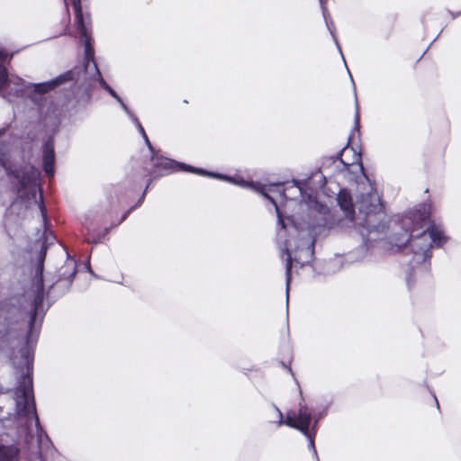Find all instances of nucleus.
<instances>
[{
  "mask_svg": "<svg viewBox=\"0 0 461 461\" xmlns=\"http://www.w3.org/2000/svg\"><path fill=\"white\" fill-rule=\"evenodd\" d=\"M280 416V424H285L289 428L294 429L302 432L308 439L310 446L315 447L314 438L316 436V425L318 420L314 421L313 426L311 428V423L313 419L312 410L307 406L304 400L299 402L298 411H289L286 412L285 419H283V413L278 411Z\"/></svg>",
  "mask_w": 461,
  "mask_h": 461,
  "instance_id": "nucleus-1",
  "label": "nucleus"
},
{
  "mask_svg": "<svg viewBox=\"0 0 461 461\" xmlns=\"http://www.w3.org/2000/svg\"><path fill=\"white\" fill-rule=\"evenodd\" d=\"M73 1V9L75 13V25L77 30L79 32L80 38L84 41L85 44V61L83 66V71L84 73H86L87 68L90 62H92L97 74L99 75V77H101V73L95 60V50L93 47L90 15L87 14V21H86L82 10L81 0Z\"/></svg>",
  "mask_w": 461,
  "mask_h": 461,
  "instance_id": "nucleus-2",
  "label": "nucleus"
},
{
  "mask_svg": "<svg viewBox=\"0 0 461 461\" xmlns=\"http://www.w3.org/2000/svg\"><path fill=\"white\" fill-rule=\"evenodd\" d=\"M45 252L42 255V258L38 264L35 271V276L32 280V288L33 290V299L32 303V308L30 311V328H32L36 320L38 310L42 306L44 300V280H43V258Z\"/></svg>",
  "mask_w": 461,
  "mask_h": 461,
  "instance_id": "nucleus-3",
  "label": "nucleus"
},
{
  "mask_svg": "<svg viewBox=\"0 0 461 461\" xmlns=\"http://www.w3.org/2000/svg\"><path fill=\"white\" fill-rule=\"evenodd\" d=\"M154 167L158 168V172L159 176L167 175L173 172H177L180 170L195 173L200 176L210 175V173L206 172L204 169L197 168L189 165H185L183 163L176 162L173 159L159 157L157 158L154 162ZM211 176H215L217 177H221L220 175L211 174Z\"/></svg>",
  "mask_w": 461,
  "mask_h": 461,
  "instance_id": "nucleus-4",
  "label": "nucleus"
},
{
  "mask_svg": "<svg viewBox=\"0 0 461 461\" xmlns=\"http://www.w3.org/2000/svg\"><path fill=\"white\" fill-rule=\"evenodd\" d=\"M384 207L376 192L362 194L359 204V211L366 214V222L368 221V219L371 215H376L380 213L384 214Z\"/></svg>",
  "mask_w": 461,
  "mask_h": 461,
  "instance_id": "nucleus-5",
  "label": "nucleus"
},
{
  "mask_svg": "<svg viewBox=\"0 0 461 461\" xmlns=\"http://www.w3.org/2000/svg\"><path fill=\"white\" fill-rule=\"evenodd\" d=\"M407 244L415 254L426 253L432 248L427 230L422 229L419 231L416 227L411 229Z\"/></svg>",
  "mask_w": 461,
  "mask_h": 461,
  "instance_id": "nucleus-6",
  "label": "nucleus"
},
{
  "mask_svg": "<svg viewBox=\"0 0 461 461\" xmlns=\"http://www.w3.org/2000/svg\"><path fill=\"white\" fill-rule=\"evenodd\" d=\"M14 176L19 179L20 189L32 188L33 196L36 193L37 181L40 177V171L34 166L27 165L16 171Z\"/></svg>",
  "mask_w": 461,
  "mask_h": 461,
  "instance_id": "nucleus-7",
  "label": "nucleus"
},
{
  "mask_svg": "<svg viewBox=\"0 0 461 461\" xmlns=\"http://www.w3.org/2000/svg\"><path fill=\"white\" fill-rule=\"evenodd\" d=\"M72 80H78V72H77V68L66 71L64 74L59 75L50 82L37 84L35 86V91L39 94H46L49 91L54 89L56 86Z\"/></svg>",
  "mask_w": 461,
  "mask_h": 461,
  "instance_id": "nucleus-8",
  "label": "nucleus"
},
{
  "mask_svg": "<svg viewBox=\"0 0 461 461\" xmlns=\"http://www.w3.org/2000/svg\"><path fill=\"white\" fill-rule=\"evenodd\" d=\"M337 203L341 211H343L345 217L350 221H353L355 219L356 212L353 199L349 191L345 188L340 189L337 194Z\"/></svg>",
  "mask_w": 461,
  "mask_h": 461,
  "instance_id": "nucleus-9",
  "label": "nucleus"
},
{
  "mask_svg": "<svg viewBox=\"0 0 461 461\" xmlns=\"http://www.w3.org/2000/svg\"><path fill=\"white\" fill-rule=\"evenodd\" d=\"M43 169L45 173L50 176L54 175L55 153L53 144L45 143L43 147Z\"/></svg>",
  "mask_w": 461,
  "mask_h": 461,
  "instance_id": "nucleus-10",
  "label": "nucleus"
},
{
  "mask_svg": "<svg viewBox=\"0 0 461 461\" xmlns=\"http://www.w3.org/2000/svg\"><path fill=\"white\" fill-rule=\"evenodd\" d=\"M424 230H427L429 239L431 241V245L434 243L438 247H441L447 241V238L438 227L431 225Z\"/></svg>",
  "mask_w": 461,
  "mask_h": 461,
  "instance_id": "nucleus-11",
  "label": "nucleus"
},
{
  "mask_svg": "<svg viewBox=\"0 0 461 461\" xmlns=\"http://www.w3.org/2000/svg\"><path fill=\"white\" fill-rule=\"evenodd\" d=\"M20 455V450L14 446L0 445V461H14Z\"/></svg>",
  "mask_w": 461,
  "mask_h": 461,
  "instance_id": "nucleus-12",
  "label": "nucleus"
},
{
  "mask_svg": "<svg viewBox=\"0 0 461 461\" xmlns=\"http://www.w3.org/2000/svg\"><path fill=\"white\" fill-rule=\"evenodd\" d=\"M32 390V376L28 372L23 375L19 382L17 391L22 393V396L26 400L29 393Z\"/></svg>",
  "mask_w": 461,
  "mask_h": 461,
  "instance_id": "nucleus-13",
  "label": "nucleus"
},
{
  "mask_svg": "<svg viewBox=\"0 0 461 461\" xmlns=\"http://www.w3.org/2000/svg\"><path fill=\"white\" fill-rule=\"evenodd\" d=\"M6 55L4 51L0 50V91H2L8 81V72L6 68L3 65L5 60Z\"/></svg>",
  "mask_w": 461,
  "mask_h": 461,
  "instance_id": "nucleus-14",
  "label": "nucleus"
},
{
  "mask_svg": "<svg viewBox=\"0 0 461 461\" xmlns=\"http://www.w3.org/2000/svg\"><path fill=\"white\" fill-rule=\"evenodd\" d=\"M292 267H293V258L291 254L287 251V258L285 262V276H286V285L287 287L290 285L292 279Z\"/></svg>",
  "mask_w": 461,
  "mask_h": 461,
  "instance_id": "nucleus-15",
  "label": "nucleus"
},
{
  "mask_svg": "<svg viewBox=\"0 0 461 461\" xmlns=\"http://www.w3.org/2000/svg\"><path fill=\"white\" fill-rule=\"evenodd\" d=\"M151 181H152V179H151V178H149V179H148V183H147L146 188H145V190H144V192H143V194H142L141 197L140 198V200H139L138 203H137L136 205H134V206L131 207L129 210H127V211L124 212V214L122 216L121 221H124V220L127 218V216H128V215H129V214H130V213H131V212H132V211H133L137 206H139V205L142 203V201L144 200L145 194H146V191L148 190V188H149V185H150Z\"/></svg>",
  "mask_w": 461,
  "mask_h": 461,
  "instance_id": "nucleus-16",
  "label": "nucleus"
},
{
  "mask_svg": "<svg viewBox=\"0 0 461 461\" xmlns=\"http://www.w3.org/2000/svg\"><path fill=\"white\" fill-rule=\"evenodd\" d=\"M234 182L238 185H240V186H250L254 189H257L258 191H260V189H263V186L260 185V184H257V185H254V184H249V182L243 180L241 177H239L238 179H235Z\"/></svg>",
  "mask_w": 461,
  "mask_h": 461,
  "instance_id": "nucleus-17",
  "label": "nucleus"
},
{
  "mask_svg": "<svg viewBox=\"0 0 461 461\" xmlns=\"http://www.w3.org/2000/svg\"><path fill=\"white\" fill-rule=\"evenodd\" d=\"M349 143V141L348 142ZM348 145V144H347ZM348 146H346L345 148H343L337 155V158L339 159L341 161V163L344 165L345 168L347 170H349V167L351 165H353L355 162H352V163H348V162H345L343 159H342V156H343V153L345 152V150L347 149Z\"/></svg>",
  "mask_w": 461,
  "mask_h": 461,
  "instance_id": "nucleus-18",
  "label": "nucleus"
},
{
  "mask_svg": "<svg viewBox=\"0 0 461 461\" xmlns=\"http://www.w3.org/2000/svg\"><path fill=\"white\" fill-rule=\"evenodd\" d=\"M40 199H41V203H40L41 212V215H42V218H43L44 221H47V210H46V207L44 205L43 197H42L41 194L40 195Z\"/></svg>",
  "mask_w": 461,
  "mask_h": 461,
  "instance_id": "nucleus-19",
  "label": "nucleus"
},
{
  "mask_svg": "<svg viewBox=\"0 0 461 461\" xmlns=\"http://www.w3.org/2000/svg\"><path fill=\"white\" fill-rule=\"evenodd\" d=\"M139 129H140V132H141L143 138L145 139V141H146L147 145L149 146V148L151 150H153V147H152V145H151V143H150V141H149V138H148V136H147V134L145 132L144 128L141 126L140 123H139Z\"/></svg>",
  "mask_w": 461,
  "mask_h": 461,
  "instance_id": "nucleus-20",
  "label": "nucleus"
},
{
  "mask_svg": "<svg viewBox=\"0 0 461 461\" xmlns=\"http://www.w3.org/2000/svg\"><path fill=\"white\" fill-rule=\"evenodd\" d=\"M355 158H356V161L357 162V164L359 165V167H360L361 171H364V167H363V164H362V161H361L360 154L356 155Z\"/></svg>",
  "mask_w": 461,
  "mask_h": 461,
  "instance_id": "nucleus-21",
  "label": "nucleus"
},
{
  "mask_svg": "<svg viewBox=\"0 0 461 461\" xmlns=\"http://www.w3.org/2000/svg\"><path fill=\"white\" fill-rule=\"evenodd\" d=\"M106 90L115 98L119 99V96L117 95L116 92L109 86H106Z\"/></svg>",
  "mask_w": 461,
  "mask_h": 461,
  "instance_id": "nucleus-22",
  "label": "nucleus"
},
{
  "mask_svg": "<svg viewBox=\"0 0 461 461\" xmlns=\"http://www.w3.org/2000/svg\"><path fill=\"white\" fill-rule=\"evenodd\" d=\"M0 165H1L4 168H5V169H6V171H7V173L9 174V171H8L7 167H6V162H5V158H0Z\"/></svg>",
  "mask_w": 461,
  "mask_h": 461,
  "instance_id": "nucleus-23",
  "label": "nucleus"
},
{
  "mask_svg": "<svg viewBox=\"0 0 461 461\" xmlns=\"http://www.w3.org/2000/svg\"><path fill=\"white\" fill-rule=\"evenodd\" d=\"M281 365L284 368L287 369L289 373H292V368L290 365H285L284 362H281Z\"/></svg>",
  "mask_w": 461,
  "mask_h": 461,
  "instance_id": "nucleus-24",
  "label": "nucleus"
},
{
  "mask_svg": "<svg viewBox=\"0 0 461 461\" xmlns=\"http://www.w3.org/2000/svg\"><path fill=\"white\" fill-rule=\"evenodd\" d=\"M260 192L266 196L267 197L268 199H270L274 203H275V206H277V203H275L274 199H272L271 197H269L267 194H265L264 192V188L263 189H260Z\"/></svg>",
  "mask_w": 461,
  "mask_h": 461,
  "instance_id": "nucleus-25",
  "label": "nucleus"
},
{
  "mask_svg": "<svg viewBox=\"0 0 461 461\" xmlns=\"http://www.w3.org/2000/svg\"><path fill=\"white\" fill-rule=\"evenodd\" d=\"M319 1H320L321 8L325 9V5H326L328 0H319Z\"/></svg>",
  "mask_w": 461,
  "mask_h": 461,
  "instance_id": "nucleus-26",
  "label": "nucleus"
},
{
  "mask_svg": "<svg viewBox=\"0 0 461 461\" xmlns=\"http://www.w3.org/2000/svg\"><path fill=\"white\" fill-rule=\"evenodd\" d=\"M101 84L106 89V86H108V85L106 84V82L103 78L101 79Z\"/></svg>",
  "mask_w": 461,
  "mask_h": 461,
  "instance_id": "nucleus-27",
  "label": "nucleus"
},
{
  "mask_svg": "<svg viewBox=\"0 0 461 461\" xmlns=\"http://www.w3.org/2000/svg\"><path fill=\"white\" fill-rule=\"evenodd\" d=\"M434 401L436 402L437 407L439 408V404H438V402L436 396H434Z\"/></svg>",
  "mask_w": 461,
  "mask_h": 461,
  "instance_id": "nucleus-28",
  "label": "nucleus"
},
{
  "mask_svg": "<svg viewBox=\"0 0 461 461\" xmlns=\"http://www.w3.org/2000/svg\"><path fill=\"white\" fill-rule=\"evenodd\" d=\"M356 122H357V123H358V122H359V115H358L357 113V115H356Z\"/></svg>",
  "mask_w": 461,
  "mask_h": 461,
  "instance_id": "nucleus-29",
  "label": "nucleus"
},
{
  "mask_svg": "<svg viewBox=\"0 0 461 461\" xmlns=\"http://www.w3.org/2000/svg\"><path fill=\"white\" fill-rule=\"evenodd\" d=\"M283 195H284V197L287 198V195H286V194H285V190H284V192H283Z\"/></svg>",
  "mask_w": 461,
  "mask_h": 461,
  "instance_id": "nucleus-30",
  "label": "nucleus"
},
{
  "mask_svg": "<svg viewBox=\"0 0 461 461\" xmlns=\"http://www.w3.org/2000/svg\"><path fill=\"white\" fill-rule=\"evenodd\" d=\"M428 217L427 216H424L423 218H421L422 221H425Z\"/></svg>",
  "mask_w": 461,
  "mask_h": 461,
  "instance_id": "nucleus-31",
  "label": "nucleus"
}]
</instances>
